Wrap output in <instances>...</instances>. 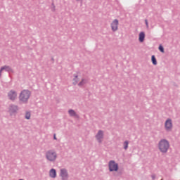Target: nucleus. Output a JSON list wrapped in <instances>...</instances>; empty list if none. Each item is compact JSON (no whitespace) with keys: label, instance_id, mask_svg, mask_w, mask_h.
Instances as JSON below:
<instances>
[{"label":"nucleus","instance_id":"3","mask_svg":"<svg viewBox=\"0 0 180 180\" xmlns=\"http://www.w3.org/2000/svg\"><path fill=\"white\" fill-rule=\"evenodd\" d=\"M46 158L48 160V161L53 162L57 160V153H56L53 150H48L46 153Z\"/></svg>","mask_w":180,"mask_h":180},{"label":"nucleus","instance_id":"23","mask_svg":"<svg viewBox=\"0 0 180 180\" xmlns=\"http://www.w3.org/2000/svg\"><path fill=\"white\" fill-rule=\"evenodd\" d=\"M76 1H82V0H76Z\"/></svg>","mask_w":180,"mask_h":180},{"label":"nucleus","instance_id":"13","mask_svg":"<svg viewBox=\"0 0 180 180\" xmlns=\"http://www.w3.org/2000/svg\"><path fill=\"white\" fill-rule=\"evenodd\" d=\"M79 81V75H78V74H75L74 75V78H73L74 85H77V84H78Z\"/></svg>","mask_w":180,"mask_h":180},{"label":"nucleus","instance_id":"12","mask_svg":"<svg viewBox=\"0 0 180 180\" xmlns=\"http://www.w3.org/2000/svg\"><path fill=\"white\" fill-rule=\"evenodd\" d=\"M49 176H51V178H56V176H57V172L54 169H51L49 171Z\"/></svg>","mask_w":180,"mask_h":180},{"label":"nucleus","instance_id":"17","mask_svg":"<svg viewBox=\"0 0 180 180\" xmlns=\"http://www.w3.org/2000/svg\"><path fill=\"white\" fill-rule=\"evenodd\" d=\"M152 63L154 65H157V59H155L154 56H152Z\"/></svg>","mask_w":180,"mask_h":180},{"label":"nucleus","instance_id":"20","mask_svg":"<svg viewBox=\"0 0 180 180\" xmlns=\"http://www.w3.org/2000/svg\"><path fill=\"white\" fill-rule=\"evenodd\" d=\"M145 22H146V25L147 27H148V21H147V20H146Z\"/></svg>","mask_w":180,"mask_h":180},{"label":"nucleus","instance_id":"14","mask_svg":"<svg viewBox=\"0 0 180 180\" xmlns=\"http://www.w3.org/2000/svg\"><path fill=\"white\" fill-rule=\"evenodd\" d=\"M68 113H69L70 116H73L75 117H78V115H77V112H75V111H74V110H70L68 111Z\"/></svg>","mask_w":180,"mask_h":180},{"label":"nucleus","instance_id":"22","mask_svg":"<svg viewBox=\"0 0 180 180\" xmlns=\"http://www.w3.org/2000/svg\"><path fill=\"white\" fill-rule=\"evenodd\" d=\"M152 177H153V179H154V178H155V176H152Z\"/></svg>","mask_w":180,"mask_h":180},{"label":"nucleus","instance_id":"6","mask_svg":"<svg viewBox=\"0 0 180 180\" xmlns=\"http://www.w3.org/2000/svg\"><path fill=\"white\" fill-rule=\"evenodd\" d=\"M165 127L167 131H171V130L172 129V120H171V119H168L166 120L165 123Z\"/></svg>","mask_w":180,"mask_h":180},{"label":"nucleus","instance_id":"8","mask_svg":"<svg viewBox=\"0 0 180 180\" xmlns=\"http://www.w3.org/2000/svg\"><path fill=\"white\" fill-rule=\"evenodd\" d=\"M96 139L98 143H101L103 140V131L99 130L96 135Z\"/></svg>","mask_w":180,"mask_h":180},{"label":"nucleus","instance_id":"21","mask_svg":"<svg viewBox=\"0 0 180 180\" xmlns=\"http://www.w3.org/2000/svg\"><path fill=\"white\" fill-rule=\"evenodd\" d=\"M54 140H57V136H56V134L53 135Z\"/></svg>","mask_w":180,"mask_h":180},{"label":"nucleus","instance_id":"19","mask_svg":"<svg viewBox=\"0 0 180 180\" xmlns=\"http://www.w3.org/2000/svg\"><path fill=\"white\" fill-rule=\"evenodd\" d=\"M159 50L161 53H164V47L162 46H159Z\"/></svg>","mask_w":180,"mask_h":180},{"label":"nucleus","instance_id":"11","mask_svg":"<svg viewBox=\"0 0 180 180\" xmlns=\"http://www.w3.org/2000/svg\"><path fill=\"white\" fill-rule=\"evenodd\" d=\"M144 39H146V34L143 32H140L139 37L140 43H143V41H144Z\"/></svg>","mask_w":180,"mask_h":180},{"label":"nucleus","instance_id":"4","mask_svg":"<svg viewBox=\"0 0 180 180\" xmlns=\"http://www.w3.org/2000/svg\"><path fill=\"white\" fill-rule=\"evenodd\" d=\"M111 30L113 32H117L119 29V20L115 19L110 23Z\"/></svg>","mask_w":180,"mask_h":180},{"label":"nucleus","instance_id":"9","mask_svg":"<svg viewBox=\"0 0 180 180\" xmlns=\"http://www.w3.org/2000/svg\"><path fill=\"white\" fill-rule=\"evenodd\" d=\"M60 176L63 180L68 179V173L67 172V170L65 169H60Z\"/></svg>","mask_w":180,"mask_h":180},{"label":"nucleus","instance_id":"16","mask_svg":"<svg viewBox=\"0 0 180 180\" xmlns=\"http://www.w3.org/2000/svg\"><path fill=\"white\" fill-rule=\"evenodd\" d=\"M123 146H124V150H127V148H129V142L127 141H125L124 142Z\"/></svg>","mask_w":180,"mask_h":180},{"label":"nucleus","instance_id":"15","mask_svg":"<svg viewBox=\"0 0 180 180\" xmlns=\"http://www.w3.org/2000/svg\"><path fill=\"white\" fill-rule=\"evenodd\" d=\"M88 82V80L86 79H82L81 82L78 84L79 86H84L85 84Z\"/></svg>","mask_w":180,"mask_h":180},{"label":"nucleus","instance_id":"2","mask_svg":"<svg viewBox=\"0 0 180 180\" xmlns=\"http://www.w3.org/2000/svg\"><path fill=\"white\" fill-rule=\"evenodd\" d=\"M30 91L29 90H22L19 96V99L20 102L26 103L29 98H30Z\"/></svg>","mask_w":180,"mask_h":180},{"label":"nucleus","instance_id":"10","mask_svg":"<svg viewBox=\"0 0 180 180\" xmlns=\"http://www.w3.org/2000/svg\"><path fill=\"white\" fill-rule=\"evenodd\" d=\"M9 112L11 115H13V113H16V112H18V106L11 105L9 108Z\"/></svg>","mask_w":180,"mask_h":180},{"label":"nucleus","instance_id":"1","mask_svg":"<svg viewBox=\"0 0 180 180\" xmlns=\"http://www.w3.org/2000/svg\"><path fill=\"white\" fill-rule=\"evenodd\" d=\"M158 148L160 153H167L169 149V142L167 139H162L158 143Z\"/></svg>","mask_w":180,"mask_h":180},{"label":"nucleus","instance_id":"18","mask_svg":"<svg viewBox=\"0 0 180 180\" xmlns=\"http://www.w3.org/2000/svg\"><path fill=\"white\" fill-rule=\"evenodd\" d=\"M30 116H31V114L30 112H27L25 113V119H27V120L30 119Z\"/></svg>","mask_w":180,"mask_h":180},{"label":"nucleus","instance_id":"7","mask_svg":"<svg viewBox=\"0 0 180 180\" xmlns=\"http://www.w3.org/2000/svg\"><path fill=\"white\" fill-rule=\"evenodd\" d=\"M8 97L11 101H15V99L18 98V94L16 91L11 90L8 92Z\"/></svg>","mask_w":180,"mask_h":180},{"label":"nucleus","instance_id":"5","mask_svg":"<svg viewBox=\"0 0 180 180\" xmlns=\"http://www.w3.org/2000/svg\"><path fill=\"white\" fill-rule=\"evenodd\" d=\"M109 169L110 172L117 171L119 169V166L115 161L111 160L109 162Z\"/></svg>","mask_w":180,"mask_h":180}]
</instances>
